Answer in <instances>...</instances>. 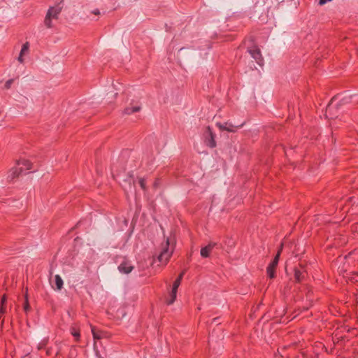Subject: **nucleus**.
Listing matches in <instances>:
<instances>
[{"mask_svg":"<svg viewBox=\"0 0 358 358\" xmlns=\"http://www.w3.org/2000/svg\"><path fill=\"white\" fill-rule=\"evenodd\" d=\"M32 166L33 164L30 160L27 159L20 158L17 159L15 161V166L11 168L8 172V180H14L24 171L31 170L32 169Z\"/></svg>","mask_w":358,"mask_h":358,"instance_id":"f257e3e1","label":"nucleus"},{"mask_svg":"<svg viewBox=\"0 0 358 358\" xmlns=\"http://www.w3.org/2000/svg\"><path fill=\"white\" fill-rule=\"evenodd\" d=\"M173 250V243L171 242V238H166V239L163 243H162L159 247V254L157 257V259L163 265H166L172 256Z\"/></svg>","mask_w":358,"mask_h":358,"instance_id":"f03ea898","label":"nucleus"},{"mask_svg":"<svg viewBox=\"0 0 358 358\" xmlns=\"http://www.w3.org/2000/svg\"><path fill=\"white\" fill-rule=\"evenodd\" d=\"M61 10L62 8L59 6L49 8L44 20L45 25L48 28H50L53 26V21L57 20Z\"/></svg>","mask_w":358,"mask_h":358,"instance_id":"7ed1b4c3","label":"nucleus"},{"mask_svg":"<svg viewBox=\"0 0 358 358\" xmlns=\"http://www.w3.org/2000/svg\"><path fill=\"white\" fill-rule=\"evenodd\" d=\"M203 140L204 144L210 148H214L217 146L215 134L209 126L206 127L203 131Z\"/></svg>","mask_w":358,"mask_h":358,"instance_id":"20e7f679","label":"nucleus"},{"mask_svg":"<svg viewBox=\"0 0 358 358\" xmlns=\"http://www.w3.org/2000/svg\"><path fill=\"white\" fill-rule=\"evenodd\" d=\"M178 287V282H174L171 288L169 290L168 296L166 299L167 305H171L176 301Z\"/></svg>","mask_w":358,"mask_h":358,"instance_id":"39448f33","label":"nucleus"},{"mask_svg":"<svg viewBox=\"0 0 358 358\" xmlns=\"http://www.w3.org/2000/svg\"><path fill=\"white\" fill-rule=\"evenodd\" d=\"M248 52L259 64H261L262 62V57L260 50L257 46L253 45L249 48Z\"/></svg>","mask_w":358,"mask_h":358,"instance_id":"423d86ee","label":"nucleus"},{"mask_svg":"<svg viewBox=\"0 0 358 358\" xmlns=\"http://www.w3.org/2000/svg\"><path fill=\"white\" fill-rule=\"evenodd\" d=\"M216 126L219 128L220 131H227L228 132L232 133L236 132L237 127L230 122H225L224 123L216 122Z\"/></svg>","mask_w":358,"mask_h":358,"instance_id":"0eeeda50","label":"nucleus"},{"mask_svg":"<svg viewBox=\"0 0 358 358\" xmlns=\"http://www.w3.org/2000/svg\"><path fill=\"white\" fill-rule=\"evenodd\" d=\"M337 103L335 99H332L331 101L328 104L325 110V115L327 117L334 118L336 117V113H334V109L337 108Z\"/></svg>","mask_w":358,"mask_h":358,"instance_id":"6e6552de","label":"nucleus"},{"mask_svg":"<svg viewBox=\"0 0 358 358\" xmlns=\"http://www.w3.org/2000/svg\"><path fill=\"white\" fill-rule=\"evenodd\" d=\"M134 266L131 264V263L128 261H124L122 263L120 264L118 266V269L121 273L128 274L131 272Z\"/></svg>","mask_w":358,"mask_h":358,"instance_id":"1a4fd4ad","label":"nucleus"},{"mask_svg":"<svg viewBox=\"0 0 358 358\" xmlns=\"http://www.w3.org/2000/svg\"><path fill=\"white\" fill-rule=\"evenodd\" d=\"M29 51V43L28 42H26L22 45L19 57H17V60L20 63L22 64L24 62V56L28 55Z\"/></svg>","mask_w":358,"mask_h":358,"instance_id":"9d476101","label":"nucleus"},{"mask_svg":"<svg viewBox=\"0 0 358 358\" xmlns=\"http://www.w3.org/2000/svg\"><path fill=\"white\" fill-rule=\"evenodd\" d=\"M215 243H209L208 245L202 248L200 251L201 256L204 258H207L210 256Z\"/></svg>","mask_w":358,"mask_h":358,"instance_id":"9b49d317","label":"nucleus"},{"mask_svg":"<svg viewBox=\"0 0 358 358\" xmlns=\"http://www.w3.org/2000/svg\"><path fill=\"white\" fill-rule=\"evenodd\" d=\"M141 109V106H128L124 110V113L126 115H131L134 113H136L140 111Z\"/></svg>","mask_w":358,"mask_h":358,"instance_id":"f8f14e48","label":"nucleus"},{"mask_svg":"<svg viewBox=\"0 0 358 358\" xmlns=\"http://www.w3.org/2000/svg\"><path fill=\"white\" fill-rule=\"evenodd\" d=\"M55 287H54L56 290H61L63 287L64 282L62 278L59 275H55Z\"/></svg>","mask_w":358,"mask_h":358,"instance_id":"ddd939ff","label":"nucleus"},{"mask_svg":"<svg viewBox=\"0 0 358 358\" xmlns=\"http://www.w3.org/2000/svg\"><path fill=\"white\" fill-rule=\"evenodd\" d=\"M279 258H280V252H278L275 257H274L273 260L269 264L268 266H271V268H273L274 269H275L278 266V264Z\"/></svg>","mask_w":358,"mask_h":358,"instance_id":"4468645a","label":"nucleus"},{"mask_svg":"<svg viewBox=\"0 0 358 358\" xmlns=\"http://www.w3.org/2000/svg\"><path fill=\"white\" fill-rule=\"evenodd\" d=\"M275 269H274L273 268H271L269 266H268V267L266 268V273H267L268 276L270 278H275Z\"/></svg>","mask_w":358,"mask_h":358,"instance_id":"2eb2a0df","label":"nucleus"},{"mask_svg":"<svg viewBox=\"0 0 358 358\" xmlns=\"http://www.w3.org/2000/svg\"><path fill=\"white\" fill-rule=\"evenodd\" d=\"M71 333L76 338L77 341L79 340L80 332L78 329H76L75 327H71Z\"/></svg>","mask_w":358,"mask_h":358,"instance_id":"dca6fc26","label":"nucleus"},{"mask_svg":"<svg viewBox=\"0 0 358 358\" xmlns=\"http://www.w3.org/2000/svg\"><path fill=\"white\" fill-rule=\"evenodd\" d=\"M92 333L94 340H99L101 338V334L95 331L94 327H92Z\"/></svg>","mask_w":358,"mask_h":358,"instance_id":"f3484780","label":"nucleus"},{"mask_svg":"<svg viewBox=\"0 0 358 358\" xmlns=\"http://www.w3.org/2000/svg\"><path fill=\"white\" fill-rule=\"evenodd\" d=\"M138 182L140 185V187L143 189V190H145L146 189V185H145V180L144 178H138Z\"/></svg>","mask_w":358,"mask_h":358,"instance_id":"a211bd4d","label":"nucleus"},{"mask_svg":"<svg viewBox=\"0 0 358 358\" xmlns=\"http://www.w3.org/2000/svg\"><path fill=\"white\" fill-rule=\"evenodd\" d=\"M301 275H302L301 273L299 270L295 269V271H294V278H295L296 282H300L301 281Z\"/></svg>","mask_w":358,"mask_h":358,"instance_id":"6ab92c4d","label":"nucleus"},{"mask_svg":"<svg viewBox=\"0 0 358 358\" xmlns=\"http://www.w3.org/2000/svg\"><path fill=\"white\" fill-rule=\"evenodd\" d=\"M30 309V306H29V301H28V297H27V295L25 296V303H24V310L27 312L29 311Z\"/></svg>","mask_w":358,"mask_h":358,"instance_id":"aec40b11","label":"nucleus"},{"mask_svg":"<svg viewBox=\"0 0 358 358\" xmlns=\"http://www.w3.org/2000/svg\"><path fill=\"white\" fill-rule=\"evenodd\" d=\"M182 276H183V273H181L179 275V276L178 277V278L174 281V282H178V286H180V285L181 283V280H182Z\"/></svg>","mask_w":358,"mask_h":358,"instance_id":"412c9836","label":"nucleus"},{"mask_svg":"<svg viewBox=\"0 0 358 358\" xmlns=\"http://www.w3.org/2000/svg\"><path fill=\"white\" fill-rule=\"evenodd\" d=\"M5 311V308L3 306L0 307V315L4 314Z\"/></svg>","mask_w":358,"mask_h":358,"instance_id":"4be33fe9","label":"nucleus"},{"mask_svg":"<svg viewBox=\"0 0 358 358\" xmlns=\"http://www.w3.org/2000/svg\"><path fill=\"white\" fill-rule=\"evenodd\" d=\"M6 297L5 295H3L2 296V299H1V303H2V305L4 304V303L6 302Z\"/></svg>","mask_w":358,"mask_h":358,"instance_id":"5701e85b","label":"nucleus"},{"mask_svg":"<svg viewBox=\"0 0 358 358\" xmlns=\"http://www.w3.org/2000/svg\"><path fill=\"white\" fill-rule=\"evenodd\" d=\"M93 13H94V14H95V15H99V10H97V9H96V10H94L93 11Z\"/></svg>","mask_w":358,"mask_h":358,"instance_id":"b1692460","label":"nucleus"},{"mask_svg":"<svg viewBox=\"0 0 358 358\" xmlns=\"http://www.w3.org/2000/svg\"><path fill=\"white\" fill-rule=\"evenodd\" d=\"M282 247H283V245H282V244H281V245H280V248H279V250H278V252H280V253H281V252H282Z\"/></svg>","mask_w":358,"mask_h":358,"instance_id":"393cba45","label":"nucleus"},{"mask_svg":"<svg viewBox=\"0 0 358 358\" xmlns=\"http://www.w3.org/2000/svg\"><path fill=\"white\" fill-rule=\"evenodd\" d=\"M277 3L283 2L285 0H274Z\"/></svg>","mask_w":358,"mask_h":358,"instance_id":"a878e982","label":"nucleus"},{"mask_svg":"<svg viewBox=\"0 0 358 358\" xmlns=\"http://www.w3.org/2000/svg\"><path fill=\"white\" fill-rule=\"evenodd\" d=\"M182 51H183V49H180V53H182Z\"/></svg>","mask_w":358,"mask_h":358,"instance_id":"bb28decb","label":"nucleus"},{"mask_svg":"<svg viewBox=\"0 0 358 358\" xmlns=\"http://www.w3.org/2000/svg\"><path fill=\"white\" fill-rule=\"evenodd\" d=\"M116 96H117V93H115L113 95L114 98L116 97Z\"/></svg>","mask_w":358,"mask_h":358,"instance_id":"cd10ccee","label":"nucleus"},{"mask_svg":"<svg viewBox=\"0 0 358 358\" xmlns=\"http://www.w3.org/2000/svg\"><path fill=\"white\" fill-rule=\"evenodd\" d=\"M157 185H158V182H156L155 183V185H155V186H157Z\"/></svg>","mask_w":358,"mask_h":358,"instance_id":"c85d7f7f","label":"nucleus"}]
</instances>
